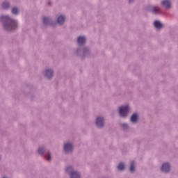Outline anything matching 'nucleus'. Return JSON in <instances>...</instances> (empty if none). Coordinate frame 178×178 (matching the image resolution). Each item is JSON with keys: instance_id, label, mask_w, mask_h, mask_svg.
Instances as JSON below:
<instances>
[{"instance_id": "obj_11", "label": "nucleus", "mask_w": 178, "mask_h": 178, "mask_svg": "<svg viewBox=\"0 0 178 178\" xmlns=\"http://www.w3.org/2000/svg\"><path fill=\"white\" fill-rule=\"evenodd\" d=\"M137 120H138V116L136 113L133 114L131 117V122L133 123H137Z\"/></svg>"}, {"instance_id": "obj_2", "label": "nucleus", "mask_w": 178, "mask_h": 178, "mask_svg": "<svg viewBox=\"0 0 178 178\" xmlns=\"http://www.w3.org/2000/svg\"><path fill=\"white\" fill-rule=\"evenodd\" d=\"M119 113L120 116H122V118H126V116H127V114L129 113V105L120 107Z\"/></svg>"}, {"instance_id": "obj_10", "label": "nucleus", "mask_w": 178, "mask_h": 178, "mask_svg": "<svg viewBox=\"0 0 178 178\" xmlns=\"http://www.w3.org/2000/svg\"><path fill=\"white\" fill-rule=\"evenodd\" d=\"M65 16L60 15L57 19V23H58V24H60V25L63 24L65 23Z\"/></svg>"}, {"instance_id": "obj_21", "label": "nucleus", "mask_w": 178, "mask_h": 178, "mask_svg": "<svg viewBox=\"0 0 178 178\" xmlns=\"http://www.w3.org/2000/svg\"><path fill=\"white\" fill-rule=\"evenodd\" d=\"M122 127H123L124 129H127V125L126 124H122Z\"/></svg>"}, {"instance_id": "obj_19", "label": "nucleus", "mask_w": 178, "mask_h": 178, "mask_svg": "<svg viewBox=\"0 0 178 178\" xmlns=\"http://www.w3.org/2000/svg\"><path fill=\"white\" fill-rule=\"evenodd\" d=\"M47 161H51V153L47 152V156H45Z\"/></svg>"}, {"instance_id": "obj_15", "label": "nucleus", "mask_w": 178, "mask_h": 178, "mask_svg": "<svg viewBox=\"0 0 178 178\" xmlns=\"http://www.w3.org/2000/svg\"><path fill=\"white\" fill-rule=\"evenodd\" d=\"M136 170V167L134 166V161H131V167H130V172H134Z\"/></svg>"}, {"instance_id": "obj_7", "label": "nucleus", "mask_w": 178, "mask_h": 178, "mask_svg": "<svg viewBox=\"0 0 178 178\" xmlns=\"http://www.w3.org/2000/svg\"><path fill=\"white\" fill-rule=\"evenodd\" d=\"M162 5L165 6L167 9H170L172 6V3H170V1L169 0H165L162 2Z\"/></svg>"}, {"instance_id": "obj_18", "label": "nucleus", "mask_w": 178, "mask_h": 178, "mask_svg": "<svg viewBox=\"0 0 178 178\" xmlns=\"http://www.w3.org/2000/svg\"><path fill=\"white\" fill-rule=\"evenodd\" d=\"M43 23L44 24H48V23H49V19L48 17H44Z\"/></svg>"}, {"instance_id": "obj_17", "label": "nucleus", "mask_w": 178, "mask_h": 178, "mask_svg": "<svg viewBox=\"0 0 178 178\" xmlns=\"http://www.w3.org/2000/svg\"><path fill=\"white\" fill-rule=\"evenodd\" d=\"M2 7L3 9H8V8H9V3L8 2L3 3Z\"/></svg>"}, {"instance_id": "obj_16", "label": "nucleus", "mask_w": 178, "mask_h": 178, "mask_svg": "<svg viewBox=\"0 0 178 178\" xmlns=\"http://www.w3.org/2000/svg\"><path fill=\"white\" fill-rule=\"evenodd\" d=\"M12 13H13V15H18L19 9H17V8H13L12 10Z\"/></svg>"}, {"instance_id": "obj_9", "label": "nucleus", "mask_w": 178, "mask_h": 178, "mask_svg": "<svg viewBox=\"0 0 178 178\" xmlns=\"http://www.w3.org/2000/svg\"><path fill=\"white\" fill-rule=\"evenodd\" d=\"M45 76L47 79H51L52 76H54V71L52 70H46Z\"/></svg>"}, {"instance_id": "obj_20", "label": "nucleus", "mask_w": 178, "mask_h": 178, "mask_svg": "<svg viewBox=\"0 0 178 178\" xmlns=\"http://www.w3.org/2000/svg\"><path fill=\"white\" fill-rule=\"evenodd\" d=\"M38 153L40 154V155H42L44 154V147L39 148Z\"/></svg>"}, {"instance_id": "obj_1", "label": "nucleus", "mask_w": 178, "mask_h": 178, "mask_svg": "<svg viewBox=\"0 0 178 178\" xmlns=\"http://www.w3.org/2000/svg\"><path fill=\"white\" fill-rule=\"evenodd\" d=\"M1 20L4 22V27L7 31H12V30L17 29V22L10 19L8 15H3Z\"/></svg>"}, {"instance_id": "obj_4", "label": "nucleus", "mask_w": 178, "mask_h": 178, "mask_svg": "<svg viewBox=\"0 0 178 178\" xmlns=\"http://www.w3.org/2000/svg\"><path fill=\"white\" fill-rule=\"evenodd\" d=\"M104 124H105L104 118L98 117L96 119V125L97 126V127H104Z\"/></svg>"}, {"instance_id": "obj_12", "label": "nucleus", "mask_w": 178, "mask_h": 178, "mask_svg": "<svg viewBox=\"0 0 178 178\" xmlns=\"http://www.w3.org/2000/svg\"><path fill=\"white\" fill-rule=\"evenodd\" d=\"M154 25L156 29H162V24L159 21H155Z\"/></svg>"}, {"instance_id": "obj_13", "label": "nucleus", "mask_w": 178, "mask_h": 178, "mask_svg": "<svg viewBox=\"0 0 178 178\" xmlns=\"http://www.w3.org/2000/svg\"><path fill=\"white\" fill-rule=\"evenodd\" d=\"M152 13L156 14L161 13V9L158 7H154L152 8Z\"/></svg>"}, {"instance_id": "obj_3", "label": "nucleus", "mask_w": 178, "mask_h": 178, "mask_svg": "<svg viewBox=\"0 0 178 178\" xmlns=\"http://www.w3.org/2000/svg\"><path fill=\"white\" fill-rule=\"evenodd\" d=\"M72 170H73V168L71 166L67 167L66 169L67 172H71V178H80V174L79 172Z\"/></svg>"}, {"instance_id": "obj_14", "label": "nucleus", "mask_w": 178, "mask_h": 178, "mask_svg": "<svg viewBox=\"0 0 178 178\" xmlns=\"http://www.w3.org/2000/svg\"><path fill=\"white\" fill-rule=\"evenodd\" d=\"M118 168L119 170H123V169H124V168H126V166L124 165V163H120Z\"/></svg>"}, {"instance_id": "obj_8", "label": "nucleus", "mask_w": 178, "mask_h": 178, "mask_svg": "<svg viewBox=\"0 0 178 178\" xmlns=\"http://www.w3.org/2000/svg\"><path fill=\"white\" fill-rule=\"evenodd\" d=\"M77 42L79 45L86 44V38L84 36H79L77 39Z\"/></svg>"}, {"instance_id": "obj_6", "label": "nucleus", "mask_w": 178, "mask_h": 178, "mask_svg": "<svg viewBox=\"0 0 178 178\" xmlns=\"http://www.w3.org/2000/svg\"><path fill=\"white\" fill-rule=\"evenodd\" d=\"M161 170L165 173L170 172V165H169V163H163L161 167Z\"/></svg>"}, {"instance_id": "obj_5", "label": "nucleus", "mask_w": 178, "mask_h": 178, "mask_svg": "<svg viewBox=\"0 0 178 178\" xmlns=\"http://www.w3.org/2000/svg\"><path fill=\"white\" fill-rule=\"evenodd\" d=\"M64 151L65 152H72L73 151V145L67 143L64 145Z\"/></svg>"}]
</instances>
